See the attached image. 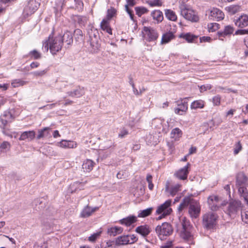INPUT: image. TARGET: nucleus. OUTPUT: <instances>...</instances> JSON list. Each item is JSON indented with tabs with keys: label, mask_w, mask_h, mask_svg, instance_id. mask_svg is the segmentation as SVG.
Masks as SVG:
<instances>
[{
	"label": "nucleus",
	"mask_w": 248,
	"mask_h": 248,
	"mask_svg": "<svg viewBox=\"0 0 248 248\" xmlns=\"http://www.w3.org/2000/svg\"><path fill=\"white\" fill-rule=\"evenodd\" d=\"M151 16L154 20L158 23L163 20V15L162 12L159 10H155L151 13Z\"/></svg>",
	"instance_id": "nucleus-21"
},
{
	"label": "nucleus",
	"mask_w": 248,
	"mask_h": 248,
	"mask_svg": "<svg viewBox=\"0 0 248 248\" xmlns=\"http://www.w3.org/2000/svg\"><path fill=\"white\" fill-rule=\"evenodd\" d=\"M132 88L134 93L136 95H140V92L138 91V90L135 87V85L134 83H132Z\"/></svg>",
	"instance_id": "nucleus-59"
},
{
	"label": "nucleus",
	"mask_w": 248,
	"mask_h": 248,
	"mask_svg": "<svg viewBox=\"0 0 248 248\" xmlns=\"http://www.w3.org/2000/svg\"><path fill=\"white\" fill-rule=\"evenodd\" d=\"M9 129H8L7 130H3L2 131V132L3 134H4L6 136H7L8 137H10V138H12L13 137V135L12 134H10L9 132Z\"/></svg>",
	"instance_id": "nucleus-58"
},
{
	"label": "nucleus",
	"mask_w": 248,
	"mask_h": 248,
	"mask_svg": "<svg viewBox=\"0 0 248 248\" xmlns=\"http://www.w3.org/2000/svg\"><path fill=\"white\" fill-rule=\"evenodd\" d=\"M58 144L60 147L64 148H75L77 146L76 142L70 140H62Z\"/></svg>",
	"instance_id": "nucleus-19"
},
{
	"label": "nucleus",
	"mask_w": 248,
	"mask_h": 248,
	"mask_svg": "<svg viewBox=\"0 0 248 248\" xmlns=\"http://www.w3.org/2000/svg\"><path fill=\"white\" fill-rule=\"evenodd\" d=\"M123 229L121 227L115 226L110 228L108 230V233L110 236H115L117 234L121 233Z\"/></svg>",
	"instance_id": "nucleus-28"
},
{
	"label": "nucleus",
	"mask_w": 248,
	"mask_h": 248,
	"mask_svg": "<svg viewBox=\"0 0 248 248\" xmlns=\"http://www.w3.org/2000/svg\"><path fill=\"white\" fill-rule=\"evenodd\" d=\"M165 15L166 17L170 20L175 21L177 19V16L176 15L175 12L171 10H165Z\"/></svg>",
	"instance_id": "nucleus-34"
},
{
	"label": "nucleus",
	"mask_w": 248,
	"mask_h": 248,
	"mask_svg": "<svg viewBox=\"0 0 248 248\" xmlns=\"http://www.w3.org/2000/svg\"><path fill=\"white\" fill-rule=\"evenodd\" d=\"M209 17L217 21L222 20L224 17V13L220 9L217 8H213L210 10Z\"/></svg>",
	"instance_id": "nucleus-14"
},
{
	"label": "nucleus",
	"mask_w": 248,
	"mask_h": 248,
	"mask_svg": "<svg viewBox=\"0 0 248 248\" xmlns=\"http://www.w3.org/2000/svg\"><path fill=\"white\" fill-rule=\"evenodd\" d=\"M180 9L181 15L186 19L192 22H197L199 20L196 12L193 9L185 5H181Z\"/></svg>",
	"instance_id": "nucleus-4"
},
{
	"label": "nucleus",
	"mask_w": 248,
	"mask_h": 248,
	"mask_svg": "<svg viewBox=\"0 0 248 248\" xmlns=\"http://www.w3.org/2000/svg\"><path fill=\"white\" fill-rule=\"evenodd\" d=\"M62 45V34L58 33L56 34L54 32H52L47 41L43 44V49L47 51L49 48L51 54L55 55L61 50Z\"/></svg>",
	"instance_id": "nucleus-1"
},
{
	"label": "nucleus",
	"mask_w": 248,
	"mask_h": 248,
	"mask_svg": "<svg viewBox=\"0 0 248 248\" xmlns=\"http://www.w3.org/2000/svg\"><path fill=\"white\" fill-rule=\"evenodd\" d=\"M174 36L172 32H166L162 37L161 43L166 44L169 42L174 38Z\"/></svg>",
	"instance_id": "nucleus-31"
},
{
	"label": "nucleus",
	"mask_w": 248,
	"mask_h": 248,
	"mask_svg": "<svg viewBox=\"0 0 248 248\" xmlns=\"http://www.w3.org/2000/svg\"><path fill=\"white\" fill-rule=\"evenodd\" d=\"M46 73V70L35 71L31 73V74L34 77H42Z\"/></svg>",
	"instance_id": "nucleus-45"
},
{
	"label": "nucleus",
	"mask_w": 248,
	"mask_h": 248,
	"mask_svg": "<svg viewBox=\"0 0 248 248\" xmlns=\"http://www.w3.org/2000/svg\"><path fill=\"white\" fill-rule=\"evenodd\" d=\"M247 181V177L243 172H239L236 176V185L238 186L244 185Z\"/></svg>",
	"instance_id": "nucleus-29"
},
{
	"label": "nucleus",
	"mask_w": 248,
	"mask_h": 248,
	"mask_svg": "<svg viewBox=\"0 0 248 248\" xmlns=\"http://www.w3.org/2000/svg\"><path fill=\"white\" fill-rule=\"evenodd\" d=\"M241 218L243 222L248 223V210L241 212Z\"/></svg>",
	"instance_id": "nucleus-48"
},
{
	"label": "nucleus",
	"mask_w": 248,
	"mask_h": 248,
	"mask_svg": "<svg viewBox=\"0 0 248 248\" xmlns=\"http://www.w3.org/2000/svg\"><path fill=\"white\" fill-rule=\"evenodd\" d=\"M147 4L151 7H159L162 4L161 0H150L147 1Z\"/></svg>",
	"instance_id": "nucleus-42"
},
{
	"label": "nucleus",
	"mask_w": 248,
	"mask_h": 248,
	"mask_svg": "<svg viewBox=\"0 0 248 248\" xmlns=\"http://www.w3.org/2000/svg\"><path fill=\"white\" fill-rule=\"evenodd\" d=\"M89 40L91 46V51L96 53L100 47L99 35L98 32H88Z\"/></svg>",
	"instance_id": "nucleus-5"
},
{
	"label": "nucleus",
	"mask_w": 248,
	"mask_h": 248,
	"mask_svg": "<svg viewBox=\"0 0 248 248\" xmlns=\"http://www.w3.org/2000/svg\"><path fill=\"white\" fill-rule=\"evenodd\" d=\"M236 26L243 28L248 25V16L246 15L241 16L235 22Z\"/></svg>",
	"instance_id": "nucleus-16"
},
{
	"label": "nucleus",
	"mask_w": 248,
	"mask_h": 248,
	"mask_svg": "<svg viewBox=\"0 0 248 248\" xmlns=\"http://www.w3.org/2000/svg\"><path fill=\"white\" fill-rule=\"evenodd\" d=\"M228 11L232 14H235L237 9V7L235 6H232L227 7Z\"/></svg>",
	"instance_id": "nucleus-55"
},
{
	"label": "nucleus",
	"mask_w": 248,
	"mask_h": 248,
	"mask_svg": "<svg viewBox=\"0 0 248 248\" xmlns=\"http://www.w3.org/2000/svg\"><path fill=\"white\" fill-rule=\"evenodd\" d=\"M35 133L33 130L25 131L21 134L19 140H31L35 138Z\"/></svg>",
	"instance_id": "nucleus-20"
},
{
	"label": "nucleus",
	"mask_w": 248,
	"mask_h": 248,
	"mask_svg": "<svg viewBox=\"0 0 248 248\" xmlns=\"http://www.w3.org/2000/svg\"><path fill=\"white\" fill-rule=\"evenodd\" d=\"M196 151V148L195 147H191L189 150V154L191 155Z\"/></svg>",
	"instance_id": "nucleus-63"
},
{
	"label": "nucleus",
	"mask_w": 248,
	"mask_h": 248,
	"mask_svg": "<svg viewBox=\"0 0 248 248\" xmlns=\"http://www.w3.org/2000/svg\"><path fill=\"white\" fill-rule=\"evenodd\" d=\"M242 146L240 141L237 142L235 144V147L234 150V154L237 155L241 150Z\"/></svg>",
	"instance_id": "nucleus-50"
},
{
	"label": "nucleus",
	"mask_w": 248,
	"mask_h": 248,
	"mask_svg": "<svg viewBox=\"0 0 248 248\" xmlns=\"http://www.w3.org/2000/svg\"><path fill=\"white\" fill-rule=\"evenodd\" d=\"M50 128L48 127H44L41 130H38V135L37 136V139H40L45 137H47L49 135L48 130Z\"/></svg>",
	"instance_id": "nucleus-37"
},
{
	"label": "nucleus",
	"mask_w": 248,
	"mask_h": 248,
	"mask_svg": "<svg viewBox=\"0 0 248 248\" xmlns=\"http://www.w3.org/2000/svg\"><path fill=\"white\" fill-rule=\"evenodd\" d=\"M101 232H96L93 234L89 237V240L92 242L94 241L97 237L100 235Z\"/></svg>",
	"instance_id": "nucleus-52"
},
{
	"label": "nucleus",
	"mask_w": 248,
	"mask_h": 248,
	"mask_svg": "<svg viewBox=\"0 0 248 248\" xmlns=\"http://www.w3.org/2000/svg\"><path fill=\"white\" fill-rule=\"evenodd\" d=\"M135 11L139 16H141L142 15L147 13L148 10L144 7H135Z\"/></svg>",
	"instance_id": "nucleus-41"
},
{
	"label": "nucleus",
	"mask_w": 248,
	"mask_h": 248,
	"mask_svg": "<svg viewBox=\"0 0 248 248\" xmlns=\"http://www.w3.org/2000/svg\"><path fill=\"white\" fill-rule=\"evenodd\" d=\"M189 205L188 213L192 218H197L200 215L201 211V206L197 201L192 200L190 197H185L183 202L180 203L178 210L181 211L186 206Z\"/></svg>",
	"instance_id": "nucleus-2"
},
{
	"label": "nucleus",
	"mask_w": 248,
	"mask_h": 248,
	"mask_svg": "<svg viewBox=\"0 0 248 248\" xmlns=\"http://www.w3.org/2000/svg\"><path fill=\"white\" fill-rule=\"evenodd\" d=\"M72 32H65L62 37L63 42L65 41L67 45L70 44L73 42Z\"/></svg>",
	"instance_id": "nucleus-35"
},
{
	"label": "nucleus",
	"mask_w": 248,
	"mask_h": 248,
	"mask_svg": "<svg viewBox=\"0 0 248 248\" xmlns=\"http://www.w3.org/2000/svg\"><path fill=\"white\" fill-rule=\"evenodd\" d=\"M153 210V207H150L146 209L140 211L139 212L138 217H146L152 213Z\"/></svg>",
	"instance_id": "nucleus-36"
},
{
	"label": "nucleus",
	"mask_w": 248,
	"mask_h": 248,
	"mask_svg": "<svg viewBox=\"0 0 248 248\" xmlns=\"http://www.w3.org/2000/svg\"><path fill=\"white\" fill-rule=\"evenodd\" d=\"M188 108V104L187 102H181L178 104V107L174 110L175 113L180 115H183L186 111Z\"/></svg>",
	"instance_id": "nucleus-22"
},
{
	"label": "nucleus",
	"mask_w": 248,
	"mask_h": 248,
	"mask_svg": "<svg viewBox=\"0 0 248 248\" xmlns=\"http://www.w3.org/2000/svg\"><path fill=\"white\" fill-rule=\"evenodd\" d=\"M30 56H31L34 59H39L41 57V54L36 50H33L30 52Z\"/></svg>",
	"instance_id": "nucleus-43"
},
{
	"label": "nucleus",
	"mask_w": 248,
	"mask_h": 248,
	"mask_svg": "<svg viewBox=\"0 0 248 248\" xmlns=\"http://www.w3.org/2000/svg\"><path fill=\"white\" fill-rule=\"evenodd\" d=\"M233 30V27L232 26L227 25V26H225V28H224V30L223 31H232Z\"/></svg>",
	"instance_id": "nucleus-60"
},
{
	"label": "nucleus",
	"mask_w": 248,
	"mask_h": 248,
	"mask_svg": "<svg viewBox=\"0 0 248 248\" xmlns=\"http://www.w3.org/2000/svg\"><path fill=\"white\" fill-rule=\"evenodd\" d=\"M190 164L188 163L184 167L181 168L175 173V176L179 179L185 180L187 179V175L189 172L188 169Z\"/></svg>",
	"instance_id": "nucleus-13"
},
{
	"label": "nucleus",
	"mask_w": 248,
	"mask_h": 248,
	"mask_svg": "<svg viewBox=\"0 0 248 248\" xmlns=\"http://www.w3.org/2000/svg\"><path fill=\"white\" fill-rule=\"evenodd\" d=\"M221 97L219 95L215 96L212 98V102L215 106H219L220 104Z\"/></svg>",
	"instance_id": "nucleus-47"
},
{
	"label": "nucleus",
	"mask_w": 248,
	"mask_h": 248,
	"mask_svg": "<svg viewBox=\"0 0 248 248\" xmlns=\"http://www.w3.org/2000/svg\"><path fill=\"white\" fill-rule=\"evenodd\" d=\"M130 240L128 235H123L118 236L115 239V244L117 246H121L129 244Z\"/></svg>",
	"instance_id": "nucleus-17"
},
{
	"label": "nucleus",
	"mask_w": 248,
	"mask_h": 248,
	"mask_svg": "<svg viewBox=\"0 0 248 248\" xmlns=\"http://www.w3.org/2000/svg\"><path fill=\"white\" fill-rule=\"evenodd\" d=\"M142 36L148 41L155 40L158 37L156 32H142Z\"/></svg>",
	"instance_id": "nucleus-25"
},
{
	"label": "nucleus",
	"mask_w": 248,
	"mask_h": 248,
	"mask_svg": "<svg viewBox=\"0 0 248 248\" xmlns=\"http://www.w3.org/2000/svg\"><path fill=\"white\" fill-rule=\"evenodd\" d=\"M128 134V130L124 128H123L121 130V131L118 135V137L121 138H123L125 136L127 135Z\"/></svg>",
	"instance_id": "nucleus-49"
},
{
	"label": "nucleus",
	"mask_w": 248,
	"mask_h": 248,
	"mask_svg": "<svg viewBox=\"0 0 248 248\" xmlns=\"http://www.w3.org/2000/svg\"><path fill=\"white\" fill-rule=\"evenodd\" d=\"M115 13L116 10L114 8L108 10L106 18L104 19L100 23V26L102 30L104 31H111L108 21L113 17Z\"/></svg>",
	"instance_id": "nucleus-7"
},
{
	"label": "nucleus",
	"mask_w": 248,
	"mask_h": 248,
	"mask_svg": "<svg viewBox=\"0 0 248 248\" xmlns=\"http://www.w3.org/2000/svg\"><path fill=\"white\" fill-rule=\"evenodd\" d=\"M238 192L241 197H243L244 195L247 194L248 191L247 188L242 186H238Z\"/></svg>",
	"instance_id": "nucleus-46"
},
{
	"label": "nucleus",
	"mask_w": 248,
	"mask_h": 248,
	"mask_svg": "<svg viewBox=\"0 0 248 248\" xmlns=\"http://www.w3.org/2000/svg\"><path fill=\"white\" fill-rule=\"evenodd\" d=\"M98 207L92 208L89 205H87L82 210L80 216L83 218L88 217L91 216L93 213L98 210Z\"/></svg>",
	"instance_id": "nucleus-15"
},
{
	"label": "nucleus",
	"mask_w": 248,
	"mask_h": 248,
	"mask_svg": "<svg viewBox=\"0 0 248 248\" xmlns=\"http://www.w3.org/2000/svg\"><path fill=\"white\" fill-rule=\"evenodd\" d=\"M171 203V200H168L164 203L158 206L156 210V214L160 215V214H163L164 216L170 215L172 212V209L170 208Z\"/></svg>",
	"instance_id": "nucleus-8"
},
{
	"label": "nucleus",
	"mask_w": 248,
	"mask_h": 248,
	"mask_svg": "<svg viewBox=\"0 0 248 248\" xmlns=\"http://www.w3.org/2000/svg\"><path fill=\"white\" fill-rule=\"evenodd\" d=\"M67 94L72 97H79L84 94V89L82 88L78 87L73 91L68 92Z\"/></svg>",
	"instance_id": "nucleus-23"
},
{
	"label": "nucleus",
	"mask_w": 248,
	"mask_h": 248,
	"mask_svg": "<svg viewBox=\"0 0 248 248\" xmlns=\"http://www.w3.org/2000/svg\"><path fill=\"white\" fill-rule=\"evenodd\" d=\"M211 38L209 36H203L200 38L201 42H209Z\"/></svg>",
	"instance_id": "nucleus-57"
},
{
	"label": "nucleus",
	"mask_w": 248,
	"mask_h": 248,
	"mask_svg": "<svg viewBox=\"0 0 248 248\" xmlns=\"http://www.w3.org/2000/svg\"><path fill=\"white\" fill-rule=\"evenodd\" d=\"M172 231L171 226L167 222L163 223L155 228V232L161 239H163L164 236L171 234Z\"/></svg>",
	"instance_id": "nucleus-6"
},
{
	"label": "nucleus",
	"mask_w": 248,
	"mask_h": 248,
	"mask_svg": "<svg viewBox=\"0 0 248 248\" xmlns=\"http://www.w3.org/2000/svg\"><path fill=\"white\" fill-rule=\"evenodd\" d=\"M125 8L126 9L127 12L128 13V14H129V15L130 16L131 19L133 20V17H134V14H133L132 11L128 7L127 5L125 6Z\"/></svg>",
	"instance_id": "nucleus-56"
},
{
	"label": "nucleus",
	"mask_w": 248,
	"mask_h": 248,
	"mask_svg": "<svg viewBox=\"0 0 248 248\" xmlns=\"http://www.w3.org/2000/svg\"><path fill=\"white\" fill-rule=\"evenodd\" d=\"M204 101L202 100H198L193 101L191 105L190 108L192 109H196L198 108H202L204 107Z\"/></svg>",
	"instance_id": "nucleus-30"
},
{
	"label": "nucleus",
	"mask_w": 248,
	"mask_h": 248,
	"mask_svg": "<svg viewBox=\"0 0 248 248\" xmlns=\"http://www.w3.org/2000/svg\"><path fill=\"white\" fill-rule=\"evenodd\" d=\"M136 221V217L135 216H132L121 219L120 220V223L121 224L125 225L126 226H129Z\"/></svg>",
	"instance_id": "nucleus-27"
},
{
	"label": "nucleus",
	"mask_w": 248,
	"mask_h": 248,
	"mask_svg": "<svg viewBox=\"0 0 248 248\" xmlns=\"http://www.w3.org/2000/svg\"><path fill=\"white\" fill-rule=\"evenodd\" d=\"M212 88V86L210 84L203 85L200 87V90L201 92L209 90Z\"/></svg>",
	"instance_id": "nucleus-54"
},
{
	"label": "nucleus",
	"mask_w": 248,
	"mask_h": 248,
	"mask_svg": "<svg viewBox=\"0 0 248 248\" xmlns=\"http://www.w3.org/2000/svg\"><path fill=\"white\" fill-rule=\"evenodd\" d=\"M136 232L143 237L146 236L150 232L149 228L147 225H141L136 229Z\"/></svg>",
	"instance_id": "nucleus-26"
},
{
	"label": "nucleus",
	"mask_w": 248,
	"mask_h": 248,
	"mask_svg": "<svg viewBox=\"0 0 248 248\" xmlns=\"http://www.w3.org/2000/svg\"><path fill=\"white\" fill-rule=\"evenodd\" d=\"M241 202L239 201L231 202L228 206L227 213L230 216L234 215L241 208Z\"/></svg>",
	"instance_id": "nucleus-11"
},
{
	"label": "nucleus",
	"mask_w": 248,
	"mask_h": 248,
	"mask_svg": "<svg viewBox=\"0 0 248 248\" xmlns=\"http://www.w3.org/2000/svg\"><path fill=\"white\" fill-rule=\"evenodd\" d=\"M217 215L213 212H208L202 216V225L207 229L215 228L217 223Z\"/></svg>",
	"instance_id": "nucleus-3"
},
{
	"label": "nucleus",
	"mask_w": 248,
	"mask_h": 248,
	"mask_svg": "<svg viewBox=\"0 0 248 248\" xmlns=\"http://www.w3.org/2000/svg\"><path fill=\"white\" fill-rule=\"evenodd\" d=\"M224 189L227 192V194L230 196V186L229 185H227L224 187Z\"/></svg>",
	"instance_id": "nucleus-62"
},
{
	"label": "nucleus",
	"mask_w": 248,
	"mask_h": 248,
	"mask_svg": "<svg viewBox=\"0 0 248 248\" xmlns=\"http://www.w3.org/2000/svg\"><path fill=\"white\" fill-rule=\"evenodd\" d=\"M39 4L35 0H31L25 7L23 11L24 16L32 14L38 9Z\"/></svg>",
	"instance_id": "nucleus-10"
},
{
	"label": "nucleus",
	"mask_w": 248,
	"mask_h": 248,
	"mask_svg": "<svg viewBox=\"0 0 248 248\" xmlns=\"http://www.w3.org/2000/svg\"><path fill=\"white\" fill-rule=\"evenodd\" d=\"M12 117V115L10 112H6L0 117V127L3 130H7L9 129L7 127L8 121L7 118Z\"/></svg>",
	"instance_id": "nucleus-18"
},
{
	"label": "nucleus",
	"mask_w": 248,
	"mask_h": 248,
	"mask_svg": "<svg viewBox=\"0 0 248 248\" xmlns=\"http://www.w3.org/2000/svg\"><path fill=\"white\" fill-rule=\"evenodd\" d=\"M146 181H147L148 183L152 182V176L151 174H148L147 175Z\"/></svg>",
	"instance_id": "nucleus-64"
},
{
	"label": "nucleus",
	"mask_w": 248,
	"mask_h": 248,
	"mask_svg": "<svg viewBox=\"0 0 248 248\" xmlns=\"http://www.w3.org/2000/svg\"><path fill=\"white\" fill-rule=\"evenodd\" d=\"M180 37H183L188 42H192L195 38L198 37L197 36L191 34L190 33H187L185 34H181Z\"/></svg>",
	"instance_id": "nucleus-40"
},
{
	"label": "nucleus",
	"mask_w": 248,
	"mask_h": 248,
	"mask_svg": "<svg viewBox=\"0 0 248 248\" xmlns=\"http://www.w3.org/2000/svg\"><path fill=\"white\" fill-rule=\"evenodd\" d=\"M182 225L183 231L181 232V236L185 240H190L193 236L190 232V227L189 222L187 221L185 218H184L182 220Z\"/></svg>",
	"instance_id": "nucleus-9"
},
{
	"label": "nucleus",
	"mask_w": 248,
	"mask_h": 248,
	"mask_svg": "<svg viewBox=\"0 0 248 248\" xmlns=\"http://www.w3.org/2000/svg\"><path fill=\"white\" fill-rule=\"evenodd\" d=\"M11 147V145L10 142L7 141H4L0 144V152L7 153L10 151Z\"/></svg>",
	"instance_id": "nucleus-33"
},
{
	"label": "nucleus",
	"mask_w": 248,
	"mask_h": 248,
	"mask_svg": "<svg viewBox=\"0 0 248 248\" xmlns=\"http://www.w3.org/2000/svg\"><path fill=\"white\" fill-rule=\"evenodd\" d=\"M129 240H130L129 244H132L138 241V238L134 234L128 235Z\"/></svg>",
	"instance_id": "nucleus-53"
},
{
	"label": "nucleus",
	"mask_w": 248,
	"mask_h": 248,
	"mask_svg": "<svg viewBox=\"0 0 248 248\" xmlns=\"http://www.w3.org/2000/svg\"><path fill=\"white\" fill-rule=\"evenodd\" d=\"M27 81H23L20 79H16L13 80L11 82V85L13 88H17L26 84Z\"/></svg>",
	"instance_id": "nucleus-38"
},
{
	"label": "nucleus",
	"mask_w": 248,
	"mask_h": 248,
	"mask_svg": "<svg viewBox=\"0 0 248 248\" xmlns=\"http://www.w3.org/2000/svg\"><path fill=\"white\" fill-rule=\"evenodd\" d=\"M219 202V198L217 195H211L207 199V203L209 208L213 211H216L218 209Z\"/></svg>",
	"instance_id": "nucleus-12"
},
{
	"label": "nucleus",
	"mask_w": 248,
	"mask_h": 248,
	"mask_svg": "<svg viewBox=\"0 0 248 248\" xmlns=\"http://www.w3.org/2000/svg\"><path fill=\"white\" fill-rule=\"evenodd\" d=\"M182 135V132L179 128L173 129L170 133V138L178 140Z\"/></svg>",
	"instance_id": "nucleus-32"
},
{
	"label": "nucleus",
	"mask_w": 248,
	"mask_h": 248,
	"mask_svg": "<svg viewBox=\"0 0 248 248\" xmlns=\"http://www.w3.org/2000/svg\"><path fill=\"white\" fill-rule=\"evenodd\" d=\"M232 32H217V35L219 39L223 40L221 38L222 37H225L227 36H230Z\"/></svg>",
	"instance_id": "nucleus-51"
},
{
	"label": "nucleus",
	"mask_w": 248,
	"mask_h": 248,
	"mask_svg": "<svg viewBox=\"0 0 248 248\" xmlns=\"http://www.w3.org/2000/svg\"><path fill=\"white\" fill-rule=\"evenodd\" d=\"M94 162L91 159L85 160L82 165V169L84 172H89L92 170L94 165Z\"/></svg>",
	"instance_id": "nucleus-24"
},
{
	"label": "nucleus",
	"mask_w": 248,
	"mask_h": 248,
	"mask_svg": "<svg viewBox=\"0 0 248 248\" xmlns=\"http://www.w3.org/2000/svg\"><path fill=\"white\" fill-rule=\"evenodd\" d=\"M208 31H217L220 29V25L217 23H209L207 25Z\"/></svg>",
	"instance_id": "nucleus-39"
},
{
	"label": "nucleus",
	"mask_w": 248,
	"mask_h": 248,
	"mask_svg": "<svg viewBox=\"0 0 248 248\" xmlns=\"http://www.w3.org/2000/svg\"><path fill=\"white\" fill-rule=\"evenodd\" d=\"M39 65V63L38 62H32L30 66H31V68H35L38 67Z\"/></svg>",
	"instance_id": "nucleus-61"
},
{
	"label": "nucleus",
	"mask_w": 248,
	"mask_h": 248,
	"mask_svg": "<svg viewBox=\"0 0 248 248\" xmlns=\"http://www.w3.org/2000/svg\"><path fill=\"white\" fill-rule=\"evenodd\" d=\"M180 186L181 185L179 184L175 185L172 186L170 189V194L172 196H174L179 190Z\"/></svg>",
	"instance_id": "nucleus-44"
}]
</instances>
